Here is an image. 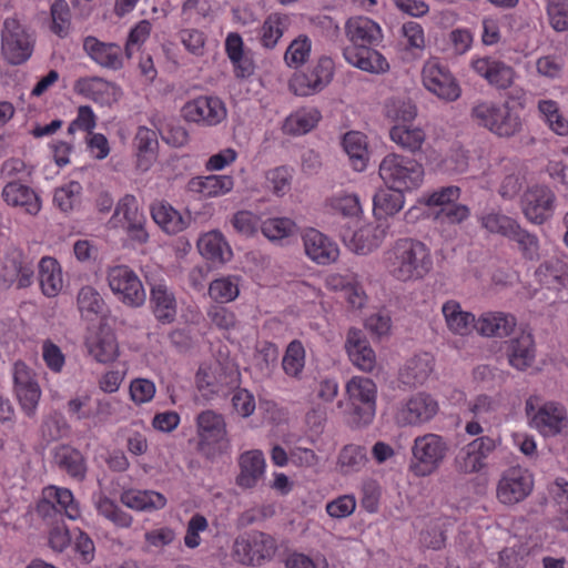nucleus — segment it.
<instances>
[{
    "mask_svg": "<svg viewBox=\"0 0 568 568\" xmlns=\"http://www.w3.org/2000/svg\"><path fill=\"white\" fill-rule=\"evenodd\" d=\"M388 274L399 282L423 280L433 268L430 250L422 241L398 239L384 252Z\"/></svg>",
    "mask_w": 568,
    "mask_h": 568,
    "instance_id": "nucleus-1",
    "label": "nucleus"
},
{
    "mask_svg": "<svg viewBox=\"0 0 568 568\" xmlns=\"http://www.w3.org/2000/svg\"><path fill=\"white\" fill-rule=\"evenodd\" d=\"M0 40L1 58L8 64L21 65L32 57L36 43L34 36L17 13L3 19Z\"/></svg>",
    "mask_w": 568,
    "mask_h": 568,
    "instance_id": "nucleus-2",
    "label": "nucleus"
},
{
    "mask_svg": "<svg viewBox=\"0 0 568 568\" xmlns=\"http://www.w3.org/2000/svg\"><path fill=\"white\" fill-rule=\"evenodd\" d=\"M470 118L477 125L500 138H511L523 129L520 115L508 102L497 104L490 101H478L470 109Z\"/></svg>",
    "mask_w": 568,
    "mask_h": 568,
    "instance_id": "nucleus-3",
    "label": "nucleus"
},
{
    "mask_svg": "<svg viewBox=\"0 0 568 568\" xmlns=\"http://www.w3.org/2000/svg\"><path fill=\"white\" fill-rule=\"evenodd\" d=\"M409 471L416 477H427L436 473L449 453V443L438 434L417 436L410 448Z\"/></svg>",
    "mask_w": 568,
    "mask_h": 568,
    "instance_id": "nucleus-4",
    "label": "nucleus"
},
{
    "mask_svg": "<svg viewBox=\"0 0 568 568\" xmlns=\"http://www.w3.org/2000/svg\"><path fill=\"white\" fill-rule=\"evenodd\" d=\"M378 173L389 189L412 191L422 185L424 168L415 159L390 153L382 160Z\"/></svg>",
    "mask_w": 568,
    "mask_h": 568,
    "instance_id": "nucleus-5",
    "label": "nucleus"
},
{
    "mask_svg": "<svg viewBox=\"0 0 568 568\" xmlns=\"http://www.w3.org/2000/svg\"><path fill=\"white\" fill-rule=\"evenodd\" d=\"M348 424L361 428L369 425L376 413L377 387L368 377L354 376L346 384Z\"/></svg>",
    "mask_w": 568,
    "mask_h": 568,
    "instance_id": "nucleus-6",
    "label": "nucleus"
},
{
    "mask_svg": "<svg viewBox=\"0 0 568 568\" xmlns=\"http://www.w3.org/2000/svg\"><path fill=\"white\" fill-rule=\"evenodd\" d=\"M197 452L207 459L221 455L229 446L224 416L212 409L201 412L196 417Z\"/></svg>",
    "mask_w": 568,
    "mask_h": 568,
    "instance_id": "nucleus-7",
    "label": "nucleus"
},
{
    "mask_svg": "<svg viewBox=\"0 0 568 568\" xmlns=\"http://www.w3.org/2000/svg\"><path fill=\"white\" fill-rule=\"evenodd\" d=\"M275 539L262 531H250L239 536L233 544V557L247 566H260L276 551Z\"/></svg>",
    "mask_w": 568,
    "mask_h": 568,
    "instance_id": "nucleus-8",
    "label": "nucleus"
},
{
    "mask_svg": "<svg viewBox=\"0 0 568 568\" xmlns=\"http://www.w3.org/2000/svg\"><path fill=\"white\" fill-rule=\"evenodd\" d=\"M425 89L445 102H454L462 95V88L448 67L437 59L426 61L422 69Z\"/></svg>",
    "mask_w": 568,
    "mask_h": 568,
    "instance_id": "nucleus-9",
    "label": "nucleus"
},
{
    "mask_svg": "<svg viewBox=\"0 0 568 568\" xmlns=\"http://www.w3.org/2000/svg\"><path fill=\"white\" fill-rule=\"evenodd\" d=\"M106 280L112 293L125 305L140 307L146 294L136 273L126 265H115L108 270Z\"/></svg>",
    "mask_w": 568,
    "mask_h": 568,
    "instance_id": "nucleus-10",
    "label": "nucleus"
},
{
    "mask_svg": "<svg viewBox=\"0 0 568 568\" xmlns=\"http://www.w3.org/2000/svg\"><path fill=\"white\" fill-rule=\"evenodd\" d=\"M556 204L555 192L544 184L527 187L520 200L525 217L537 225L544 224L554 216Z\"/></svg>",
    "mask_w": 568,
    "mask_h": 568,
    "instance_id": "nucleus-11",
    "label": "nucleus"
},
{
    "mask_svg": "<svg viewBox=\"0 0 568 568\" xmlns=\"http://www.w3.org/2000/svg\"><path fill=\"white\" fill-rule=\"evenodd\" d=\"M334 75V62L328 57H321L307 72L295 73L290 80V90L300 97H310L327 87Z\"/></svg>",
    "mask_w": 568,
    "mask_h": 568,
    "instance_id": "nucleus-12",
    "label": "nucleus"
},
{
    "mask_svg": "<svg viewBox=\"0 0 568 568\" xmlns=\"http://www.w3.org/2000/svg\"><path fill=\"white\" fill-rule=\"evenodd\" d=\"M534 489V477L531 473L523 467H510L506 469L496 489L497 499L504 505H516L525 500Z\"/></svg>",
    "mask_w": 568,
    "mask_h": 568,
    "instance_id": "nucleus-13",
    "label": "nucleus"
},
{
    "mask_svg": "<svg viewBox=\"0 0 568 568\" xmlns=\"http://www.w3.org/2000/svg\"><path fill=\"white\" fill-rule=\"evenodd\" d=\"M181 113L185 121L204 126H215L227 115L224 102L213 95H202L186 102Z\"/></svg>",
    "mask_w": 568,
    "mask_h": 568,
    "instance_id": "nucleus-14",
    "label": "nucleus"
},
{
    "mask_svg": "<svg viewBox=\"0 0 568 568\" xmlns=\"http://www.w3.org/2000/svg\"><path fill=\"white\" fill-rule=\"evenodd\" d=\"M501 349L508 364L517 371H526L536 358L535 339L529 331L520 329L503 343Z\"/></svg>",
    "mask_w": 568,
    "mask_h": 568,
    "instance_id": "nucleus-15",
    "label": "nucleus"
},
{
    "mask_svg": "<svg viewBox=\"0 0 568 568\" xmlns=\"http://www.w3.org/2000/svg\"><path fill=\"white\" fill-rule=\"evenodd\" d=\"M2 277L8 285H14L18 290L27 288L34 281V264L22 251L12 248L7 252Z\"/></svg>",
    "mask_w": 568,
    "mask_h": 568,
    "instance_id": "nucleus-16",
    "label": "nucleus"
},
{
    "mask_svg": "<svg viewBox=\"0 0 568 568\" xmlns=\"http://www.w3.org/2000/svg\"><path fill=\"white\" fill-rule=\"evenodd\" d=\"M535 408L530 402L526 403V413L531 417V425L545 436L559 434L567 425L565 408L556 403L544 404L534 413Z\"/></svg>",
    "mask_w": 568,
    "mask_h": 568,
    "instance_id": "nucleus-17",
    "label": "nucleus"
},
{
    "mask_svg": "<svg viewBox=\"0 0 568 568\" xmlns=\"http://www.w3.org/2000/svg\"><path fill=\"white\" fill-rule=\"evenodd\" d=\"M150 308L162 324H171L178 314L175 294L163 281L150 284Z\"/></svg>",
    "mask_w": 568,
    "mask_h": 568,
    "instance_id": "nucleus-18",
    "label": "nucleus"
},
{
    "mask_svg": "<svg viewBox=\"0 0 568 568\" xmlns=\"http://www.w3.org/2000/svg\"><path fill=\"white\" fill-rule=\"evenodd\" d=\"M343 57L353 67L372 74H384L390 69L387 59L372 47H346Z\"/></svg>",
    "mask_w": 568,
    "mask_h": 568,
    "instance_id": "nucleus-19",
    "label": "nucleus"
},
{
    "mask_svg": "<svg viewBox=\"0 0 568 568\" xmlns=\"http://www.w3.org/2000/svg\"><path fill=\"white\" fill-rule=\"evenodd\" d=\"M438 412V403L428 394L412 396L398 413V419L405 425H419L429 422Z\"/></svg>",
    "mask_w": 568,
    "mask_h": 568,
    "instance_id": "nucleus-20",
    "label": "nucleus"
},
{
    "mask_svg": "<svg viewBox=\"0 0 568 568\" xmlns=\"http://www.w3.org/2000/svg\"><path fill=\"white\" fill-rule=\"evenodd\" d=\"M74 91L101 105H111L120 95V90L114 83L99 77L78 79Z\"/></svg>",
    "mask_w": 568,
    "mask_h": 568,
    "instance_id": "nucleus-21",
    "label": "nucleus"
},
{
    "mask_svg": "<svg viewBox=\"0 0 568 568\" xmlns=\"http://www.w3.org/2000/svg\"><path fill=\"white\" fill-rule=\"evenodd\" d=\"M303 242L306 255L317 264L327 265L338 257L336 243L315 229L304 233Z\"/></svg>",
    "mask_w": 568,
    "mask_h": 568,
    "instance_id": "nucleus-22",
    "label": "nucleus"
},
{
    "mask_svg": "<svg viewBox=\"0 0 568 568\" xmlns=\"http://www.w3.org/2000/svg\"><path fill=\"white\" fill-rule=\"evenodd\" d=\"M83 49L102 68L120 70L123 67L122 48L118 43L102 42L89 36L83 40Z\"/></svg>",
    "mask_w": 568,
    "mask_h": 568,
    "instance_id": "nucleus-23",
    "label": "nucleus"
},
{
    "mask_svg": "<svg viewBox=\"0 0 568 568\" xmlns=\"http://www.w3.org/2000/svg\"><path fill=\"white\" fill-rule=\"evenodd\" d=\"M345 32L351 47H372L382 41L383 33L381 27L367 17L349 18L345 24Z\"/></svg>",
    "mask_w": 568,
    "mask_h": 568,
    "instance_id": "nucleus-24",
    "label": "nucleus"
},
{
    "mask_svg": "<svg viewBox=\"0 0 568 568\" xmlns=\"http://www.w3.org/2000/svg\"><path fill=\"white\" fill-rule=\"evenodd\" d=\"M240 473L235 483L243 489L256 487L265 473V458L261 450L253 449L244 452L239 457Z\"/></svg>",
    "mask_w": 568,
    "mask_h": 568,
    "instance_id": "nucleus-25",
    "label": "nucleus"
},
{
    "mask_svg": "<svg viewBox=\"0 0 568 568\" xmlns=\"http://www.w3.org/2000/svg\"><path fill=\"white\" fill-rule=\"evenodd\" d=\"M345 348L354 365L364 372L373 371L376 364V356L363 331L349 328Z\"/></svg>",
    "mask_w": 568,
    "mask_h": 568,
    "instance_id": "nucleus-26",
    "label": "nucleus"
},
{
    "mask_svg": "<svg viewBox=\"0 0 568 568\" xmlns=\"http://www.w3.org/2000/svg\"><path fill=\"white\" fill-rule=\"evenodd\" d=\"M517 320L504 312H485L476 321L475 329L486 337H507L515 332Z\"/></svg>",
    "mask_w": 568,
    "mask_h": 568,
    "instance_id": "nucleus-27",
    "label": "nucleus"
},
{
    "mask_svg": "<svg viewBox=\"0 0 568 568\" xmlns=\"http://www.w3.org/2000/svg\"><path fill=\"white\" fill-rule=\"evenodd\" d=\"M474 70L497 89L509 88L515 78L514 69L503 61L481 58L473 63Z\"/></svg>",
    "mask_w": 568,
    "mask_h": 568,
    "instance_id": "nucleus-28",
    "label": "nucleus"
},
{
    "mask_svg": "<svg viewBox=\"0 0 568 568\" xmlns=\"http://www.w3.org/2000/svg\"><path fill=\"white\" fill-rule=\"evenodd\" d=\"M153 221L168 234H178L187 229L193 219L189 212L182 214L165 202H158L151 206Z\"/></svg>",
    "mask_w": 568,
    "mask_h": 568,
    "instance_id": "nucleus-29",
    "label": "nucleus"
},
{
    "mask_svg": "<svg viewBox=\"0 0 568 568\" xmlns=\"http://www.w3.org/2000/svg\"><path fill=\"white\" fill-rule=\"evenodd\" d=\"M53 463L61 470L78 481L87 475V463L82 453L65 444L58 445L53 452Z\"/></svg>",
    "mask_w": 568,
    "mask_h": 568,
    "instance_id": "nucleus-30",
    "label": "nucleus"
},
{
    "mask_svg": "<svg viewBox=\"0 0 568 568\" xmlns=\"http://www.w3.org/2000/svg\"><path fill=\"white\" fill-rule=\"evenodd\" d=\"M2 197L8 205L20 207L30 215H37L41 210L39 195L19 182H8L2 189Z\"/></svg>",
    "mask_w": 568,
    "mask_h": 568,
    "instance_id": "nucleus-31",
    "label": "nucleus"
},
{
    "mask_svg": "<svg viewBox=\"0 0 568 568\" xmlns=\"http://www.w3.org/2000/svg\"><path fill=\"white\" fill-rule=\"evenodd\" d=\"M434 369V357L429 353L415 355L407 361L400 372L405 385L417 387L424 385Z\"/></svg>",
    "mask_w": 568,
    "mask_h": 568,
    "instance_id": "nucleus-32",
    "label": "nucleus"
},
{
    "mask_svg": "<svg viewBox=\"0 0 568 568\" xmlns=\"http://www.w3.org/2000/svg\"><path fill=\"white\" fill-rule=\"evenodd\" d=\"M233 179L229 175L195 176L187 183V190L202 197H215L233 189Z\"/></svg>",
    "mask_w": 568,
    "mask_h": 568,
    "instance_id": "nucleus-33",
    "label": "nucleus"
},
{
    "mask_svg": "<svg viewBox=\"0 0 568 568\" xmlns=\"http://www.w3.org/2000/svg\"><path fill=\"white\" fill-rule=\"evenodd\" d=\"M197 248L200 254L212 263L222 264L232 256L231 247L219 231L203 234L197 240Z\"/></svg>",
    "mask_w": 568,
    "mask_h": 568,
    "instance_id": "nucleus-34",
    "label": "nucleus"
},
{
    "mask_svg": "<svg viewBox=\"0 0 568 568\" xmlns=\"http://www.w3.org/2000/svg\"><path fill=\"white\" fill-rule=\"evenodd\" d=\"M89 354L99 363L108 364L118 357V343L110 331H101L87 338Z\"/></svg>",
    "mask_w": 568,
    "mask_h": 568,
    "instance_id": "nucleus-35",
    "label": "nucleus"
},
{
    "mask_svg": "<svg viewBox=\"0 0 568 568\" xmlns=\"http://www.w3.org/2000/svg\"><path fill=\"white\" fill-rule=\"evenodd\" d=\"M540 283L549 288L560 290L568 284V262L551 256L539 265L536 271Z\"/></svg>",
    "mask_w": 568,
    "mask_h": 568,
    "instance_id": "nucleus-36",
    "label": "nucleus"
},
{
    "mask_svg": "<svg viewBox=\"0 0 568 568\" xmlns=\"http://www.w3.org/2000/svg\"><path fill=\"white\" fill-rule=\"evenodd\" d=\"M385 236L384 229L368 224L353 233L348 247L357 254L366 255L379 247Z\"/></svg>",
    "mask_w": 568,
    "mask_h": 568,
    "instance_id": "nucleus-37",
    "label": "nucleus"
},
{
    "mask_svg": "<svg viewBox=\"0 0 568 568\" xmlns=\"http://www.w3.org/2000/svg\"><path fill=\"white\" fill-rule=\"evenodd\" d=\"M447 327L458 335H465L470 327H475L476 318L470 312L463 311L460 304L455 300H449L442 306Z\"/></svg>",
    "mask_w": 568,
    "mask_h": 568,
    "instance_id": "nucleus-38",
    "label": "nucleus"
},
{
    "mask_svg": "<svg viewBox=\"0 0 568 568\" xmlns=\"http://www.w3.org/2000/svg\"><path fill=\"white\" fill-rule=\"evenodd\" d=\"M120 499L126 507L139 511L162 509L166 505V498L153 490L129 489L121 494Z\"/></svg>",
    "mask_w": 568,
    "mask_h": 568,
    "instance_id": "nucleus-39",
    "label": "nucleus"
},
{
    "mask_svg": "<svg viewBox=\"0 0 568 568\" xmlns=\"http://www.w3.org/2000/svg\"><path fill=\"white\" fill-rule=\"evenodd\" d=\"M39 282L45 296H55L62 288V275L55 258L44 256L39 262Z\"/></svg>",
    "mask_w": 568,
    "mask_h": 568,
    "instance_id": "nucleus-40",
    "label": "nucleus"
},
{
    "mask_svg": "<svg viewBox=\"0 0 568 568\" xmlns=\"http://www.w3.org/2000/svg\"><path fill=\"white\" fill-rule=\"evenodd\" d=\"M404 192L387 189L378 190L373 197V211L378 219L393 216L404 206Z\"/></svg>",
    "mask_w": 568,
    "mask_h": 568,
    "instance_id": "nucleus-41",
    "label": "nucleus"
},
{
    "mask_svg": "<svg viewBox=\"0 0 568 568\" xmlns=\"http://www.w3.org/2000/svg\"><path fill=\"white\" fill-rule=\"evenodd\" d=\"M343 148L354 170L364 171L368 161L366 136L355 131L347 132L343 139Z\"/></svg>",
    "mask_w": 568,
    "mask_h": 568,
    "instance_id": "nucleus-42",
    "label": "nucleus"
},
{
    "mask_svg": "<svg viewBox=\"0 0 568 568\" xmlns=\"http://www.w3.org/2000/svg\"><path fill=\"white\" fill-rule=\"evenodd\" d=\"M77 303L81 316L88 321H93L103 315L106 307L100 293L92 286H83L79 291Z\"/></svg>",
    "mask_w": 568,
    "mask_h": 568,
    "instance_id": "nucleus-43",
    "label": "nucleus"
},
{
    "mask_svg": "<svg viewBox=\"0 0 568 568\" xmlns=\"http://www.w3.org/2000/svg\"><path fill=\"white\" fill-rule=\"evenodd\" d=\"M321 119L317 110H301L286 118L283 131L291 135H303L312 131Z\"/></svg>",
    "mask_w": 568,
    "mask_h": 568,
    "instance_id": "nucleus-44",
    "label": "nucleus"
},
{
    "mask_svg": "<svg viewBox=\"0 0 568 568\" xmlns=\"http://www.w3.org/2000/svg\"><path fill=\"white\" fill-rule=\"evenodd\" d=\"M306 352L301 341L293 339L286 346L282 358V368L286 375L301 379L305 367Z\"/></svg>",
    "mask_w": 568,
    "mask_h": 568,
    "instance_id": "nucleus-45",
    "label": "nucleus"
},
{
    "mask_svg": "<svg viewBox=\"0 0 568 568\" xmlns=\"http://www.w3.org/2000/svg\"><path fill=\"white\" fill-rule=\"evenodd\" d=\"M389 136L404 151L415 153L420 150L425 133L419 128H409L406 125H395L389 131Z\"/></svg>",
    "mask_w": 568,
    "mask_h": 568,
    "instance_id": "nucleus-46",
    "label": "nucleus"
},
{
    "mask_svg": "<svg viewBox=\"0 0 568 568\" xmlns=\"http://www.w3.org/2000/svg\"><path fill=\"white\" fill-rule=\"evenodd\" d=\"M288 24V18L284 14H270L261 28V43L266 49H273L282 38Z\"/></svg>",
    "mask_w": 568,
    "mask_h": 568,
    "instance_id": "nucleus-47",
    "label": "nucleus"
},
{
    "mask_svg": "<svg viewBox=\"0 0 568 568\" xmlns=\"http://www.w3.org/2000/svg\"><path fill=\"white\" fill-rule=\"evenodd\" d=\"M134 145L138 151L139 166L146 169L148 163H144V161H150L154 156L158 148V135L155 131L146 126H140L134 138Z\"/></svg>",
    "mask_w": 568,
    "mask_h": 568,
    "instance_id": "nucleus-48",
    "label": "nucleus"
},
{
    "mask_svg": "<svg viewBox=\"0 0 568 568\" xmlns=\"http://www.w3.org/2000/svg\"><path fill=\"white\" fill-rule=\"evenodd\" d=\"M507 239L517 243L518 248L525 258L530 260V261L538 258V256H539L538 237L535 234L523 229L518 224V222L515 224V226L513 227V230L509 233Z\"/></svg>",
    "mask_w": 568,
    "mask_h": 568,
    "instance_id": "nucleus-49",
    "label": "nucleus"
},
{
    "mask_svg": "<svg viewBox=\"0 0 568 568\" xmlns=\"http://www.w3.org/2000/svg\"><path fill=\"white\" fill-rule=\"evenodd\" d=\"M296 230V223L287 217L267 219L261 224L262 233L271 241L291 236Z\"/></svg>",
    "mask_w": 568,
    "mask_h": 568,
    "instance_id": "nucleus-50",
    "label": "nucleus"
},
{
    "mask_svg": "<svg viewBox=\"0 0 568 568\" xmlns=\"http://www.w3.org/2000/svg\"><path fill=\"white\" fill-rule=\"evenodd\" d=\"M364 446L346 445L339 453L338 462L345 473L358 471L367 462Z\"/></svg>",
    "mask_w": 568,
    "mask_h": 568,
    "instance_id": "nucleus-51",
    "label": "nucleus"
},
{
    "mask_svg": "<svg viewBox=\"0 0 568 568\" xmlns=\"http://www.w3.org/2000/svg\"><path fill=\"white\" fill-rule=\"evenodd\" d=\"M81 191V184L72 181L55 190L53 202L62 212H70L80 203Z\"/></svg>",
    "mask_w": 568,
    "mask_h": 568,
    "instance_id": "nucleus-52",
    "label": "nucleus"
},
{
    "mask_svg": "<svg viewBox=\"0 0 568 568\" xmlns=\"http://www.w3.org/2000/svg\"><path fill=\"white\" fill-rule=\"evenodd\" d=\"M311 40L300 36L287 47L284 60L290 68H298L306 62L311 53Z\"/></svg>",
    "mask_w": 568,
    "mask_h": 568,
    "instance_id": "nucleus-53",
    "label": "nucleus"
},
{
    "mask_svg": "<svg viewBox=\"0 0 568 568\" xmlns=\"http://www.w3.org/2000/svg\"><path fill=\"white\" fill-rule=\"evenodd\" d=\"M51 31L60 38H65L70 30L71 12L64 0H57L51 6Z\"/></svg>",
    "mask_w": 568,
    "mask_h": 568,
    "instance_id": "nucleus-54",
    "label": "nucleus"
},
{
    "mask_svg": "<svg viewBox=\"0 0 568 568\" xmlns=\"http://www.w3.org/2000/svg\"><path fill=\"white\" fill-rule=\"evenodd\" d=\"M516 223V220L497 212H488L480 217V225L485 230L505 237H508Z\"/></svg>",
    "mask_w": 568,
    "mask_h": 568,
    "instance_id": "nucleus-55",
    "label": "nucleus"
},
{
    "mask_svg": "<svg viewBox=\"0 0 568 568\" xmlns=\"http://www.w3.org/2000/svg\"><path fill=\"white\" fill-rule=\"evenodd\" d=\"M209 294L219 303H227L237 297L239 287L231 278H217L210 284Z\"/></svg>",
    "mask_w": 568,
    "mask_h": 568,
    "instance_id": "nucleus-56",
    "label": "nucleus"
},
{
    "mask_svg": "<svg viewBox=\"0 0 568 568\" xmlns=\"http://www.w3.org/2000/svg\"><path fill=\"white\" fill-rule=\"evenodd\" d=\"M454 464L456 470L460 474H476L486 467V463L479 462L468 445L460 448Z\"/></svg>",
    "mask_w": 568,
    "mask_h": 568,
    "instance_id": "nucleus-57",
    "label": "nucleus"
},
{
    "mask_svg": "<svg viewBox=\"0 0 568 568\" xmlns=\"http://www.w3.org/2000/svg\"><path fill=\"white\" fill-rule=\"evenodd\" d=\"M231 223L239 234L246 237L254 235L260 226L258 217L250 211L236 212Z\"/></svg>",
    "mask_w": 568,
    "mask_h": 568,
    "instance_id": "nucleus-58",
    "label": "nucleus"
},
{
    "mask_svg": "<svg viewBox=\"0 0 568 568\" xmlns=\"http://www.w3.org/2000/svg\"><path fill=\"white\" fill-rule=\"evenodd\" d=\"M547 11L550 24L556 31L568 30V0H552Z\"/></svg>",
    "mask_w": 568,
    "mask_h": 568,
    "instance_id": "nucleus-59",
    "label": "nucleus"
},
{
    "mask_svg": "<svg viewBox=\"0 0 568 568\" xmlns=\"http://www.w3.org/2000/svg\"><path fill=\"white\" fill-rule=\"evenodd\" d=\"M41 430L49 440H57L68 432V425L61 414L54 413L44 418Z\"/></svg>",
    "mask_w": 568,
    "mask_h": 568,
    "instance_id": "nucleus-60",
    "label": "nucleus"
},
{
    "mask_svg": "<svg viewBox=\"0 0 568 568\" xmlns=\"http://www.w3.org/2000/svg\"><path fill=\"white\" fill-rule=\"evenodd\" d=\"M356 508V500L352 495H343L326 505L327 514L337 519L351 516Z\"/></svg>",
    "mask_w": 568,
    "mask_h": 568,
    "instance_id": "nucleus-61",
    "label": "nucleus"
},
{
    "mask_svg": "<svg viewBox=\"0 0 568 568\" xmlns=\"http://www.w3.org/2000/svg\"><path fill=\"white\" fill-rule=\"evenodd\" d=\"M207 527V519L203 515H193L187 523L186 534L184 537L185 546L191 549L196 548L201 542L200 532L206 530Z\"/></svg>",
    "mask_w": 568,
    "mask_h": 568,
    "instance_id": "nucleus-62",
    "label": "nucleus"
},
{
    "mask_svg": "<svg viewBox=\"0 0 568 568\" xmlns=\"http://www.w3.org/2000/svg\"><path fill=\"white\" fill-rule=\"evenodd\" d=\"M130 395L134 403L144 404L150 402L155 395V385L146 378H135L130 385Z\"/></svg>",
    "mask_w": 568,
    "mask_h": 568,
    "instance_id": "nucleus-63",
    "label": "nucleus"
},
{
    "mask_svg": "<svg viewBox=\"0 0 568 568\" xmlns=\"http://www.w3.org/2000/svg\"><path fill=\"white\" fill-rule=\"evenodd\" d=\"M234 410L243 418L250 417L255 410V398L245 388H237L232 396Z\"/></svg>",
    "mask_w": 568,
    "mask_h": 568,
    "instance_id": "nucleus-64",
    "label": "nucleus"
}]
</instances>
